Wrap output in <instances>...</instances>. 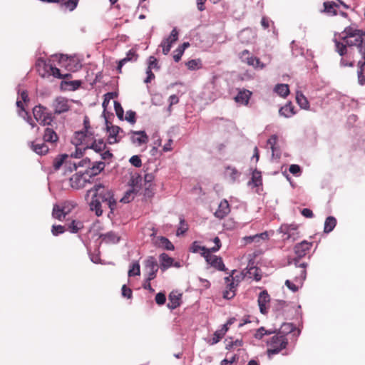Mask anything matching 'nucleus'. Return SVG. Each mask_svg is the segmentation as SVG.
<instances>
[{
  "label": "nucleus",
  "mask_w": 365,
  "mask_h": 365,
  "mask_svg": "<svg viewBox=\"0 0 365 365\" xmlns=\"http://www.w3.org/2000/svg\"><path fill=\"white\" fill-rule=\"evenodd\" d=\"M91 193L92 197L89 206L90 209L94 211L97 216H101L103 214L102 202L106 203L111 212L114 210L116 206V200L114 198L111 190L106 187L103 184L98 183L87 191L86 197H88Z\"/></svg>",
  "instance_id": "obj_1"
},
{
  "label": "nucleus",
  "mask_w": 365,
  "mask_h": 365,
  "mask_svg": "<svg viewBox=\"0 0 365 365\" xmlns=\"http://www.w3.org/2000/svg\"><path fill=\"white\" fill-rule=\"evenodd\" d=\"M312 245V242H309L306 240L297 244L294 247L296 257H294L292 262H289V264L294 263L296 268H301L299 275L295 277V281L301 284H303L307 277L306 267L307 264L305 262L299 264V262L301 258L307 255V252L311 249Z\"/></svg>",
  "instance_id": "obj_2"
},
{
  "label": "nucleus",
  "mask_w": 365,
  "mask_h": 365,
  "mask_svg": "<svg viewBox=\"0 0 365 365\" xmlns=\"http://www.w3.org/2000/svg\"><path fill=\"white\" fill-rule=\"evenodd\" d=\"M88 135L83 131L76 132L74 136V143L84 145L83 150L92 149L100 153L106 150V144L103 139L94 140L91 143L87 142Z\"/></svg>",
  "instance_id": "obj_3"
},
{
  "label": "nucleus",
  "mask_w": 365,
  "mask_h": 365,
  "mask_svg": "<svg viewBox=\"0 0 365 365\" xmlns=\"http://www.w3.org/2000/svg\"><path fill=\"white\" fill-rule=\"evenodd\" d=\"M267 344L269 346L267 354L270 356L271 355L278 354L285 349L288 344V339L285 336L277 334L270 339Z\"/></svg>",
  "instance_id": "obj_4"
},
{
  "label": "nucleus",
  "mask_w": 365,
  "mask_h": 365,
  "mask_svg": "<svg viewBox=\"0 0 365 365\" xmlns=\"http://www.w3.org/2000/svg\"><path fill=\"white\" fill-rule=\"evenodd\" d=\"M279 232L283 234L284 240H291L292 242L297 240L299 237L298 226L295 224H284L279 229Z\"/></svg>",
  "instance_id": "obj_5"
},
{
  "label": "nucleus",
  "mask_w": 365,
  "mask_h": 365,
  "mask_svg": "<svg viewBox=\"0 0 365 365\" xmlns=\"http://www.w3.org/2000/svg\"><path fill=\"white\" fill-rule=\"evenodd\" d=\"M54 113L59 115L66 113L70 110L71 105L69 101L63 96L56 97L52 103Z\"/></svg>",
  "instance_id": "obj_6"
},
{
  "label": "nucleus",
  "mask_w": 365,
  "mask_h": 365,
  "mask_svg": "<svg viewBox=\"0 0 365 365\" xmlns=\"http://www.w3.org/2000/svg\"><path fill=\"white\" fill-rule=\"evenodd\" d=\"M145 267L147 270V278L148 281H151L156 277L157 272L158 271V262L156 259L150 256L145 260Z\"/></svg>",
  "instance_id": "obj_7"
},
{
  "label": "nucleus",
  "mask_w": 365,
  "mask_h": 365,
  "mask_svg": "<svg viewBox=\"0 0 365 365\" xmlns=\"http://www.w3.org/2000/svg\"><path fill=\"white\" fill-rule=\"evenodd\" d=\"M211 252V251H207V252H202L201 255L205 257L206 262L210 266L216 268L220 271L225 270V266L222 262V258L216 255H212Z\"/></svg>",
  "instance_id": "obj_8"
},
{
  "label": "nucleus",
  "mask_w": 365,
  "mask_h": 365,
  "mask_svg": "<svg viewBox=\"0 0 365 365\" xmlns=\"http://www.w3.org/2000/svg\"><path fill=\"white\" fill-rule=\"evenodd\" d=\"M240 58L242 62L247 63L249 66H252L254 68H259L261 69L265 67V65L262 63L259 58L250 56V52L248 50H244L240 54Z\"/></svg>",
  "instance_id": "obj_9"
},
{
  "label": "nucleus",
  "mask_w": 365,
  "mask_h": 365,
  "mask_svg": "<svg viewBox=\"0 0 365 365\" xmlns=\"http://www.w3.org/2000/svg\"><path fill=\"white\" fill-rule=\"evenodd\" d=\"M87 182H90V179L84 173H77L70 178L71 186L74 189H81L85 187Z\"/></svg>",
  "instance_id": "obj_10"
},
{
  "label": "nucleus",
  "mask_w": 365,
  "mask_h": 365,
  "mask_svg": "<svg viewBox=\"0 0 365 365\" xmlns=\"http://www.w3.org/2000/svg\"><path fill=\"white\" fill-rule=\"evenodd\" d=\"M106 129L108 133V143L109 144H114L120 141V137L118 135L120 133H123V130L117 125H109L108 122L106 120Z\"/></svg>",
  "instance_id": "obj_11"
},
{
  "label": "nucleus",
  "mask_w": 365,
  "mask_h": 365,
  "mask_svg": "<svg viewBox=\"0 0 365 365\" xmlns=\"http://www.w3.org/2000/svg\"><path fill=\"white\" fill-rule=\"evenodd\" d=\"M130 134L131 135L130 140L132 143L137 146L146 144L149 141V138L144 130H130Z\"/></svg>",
  "instance_id": "obj_12"
},
{
  "label": "nucleus",
  "mask_w": 365,
  "mask_h": 365,
  "mask_svg": "<svg viewBox=\"0 0 365 365\" xmlns=\"http://www.w3.org/2000/svg\"><path fill=\"white\" fill-rule=\"evenodd\" d=\"M106 167V163L103 161H96L91 163V165L85 170V174L90 179L92 177L96 176L101 173Z\"/></svg>",
  "instance_id": "obj_13"
},
{
  "label": "nucleus",
  "mask_w": 365,
  "mask_h": 365,
  "mask_svg": "<svg viewBox=\"0 0 365 365\" xmlns=\"http://www.w3.org/2000/svg\"><path fill=\"white\" fill-rule=\"evenodd\" d=\"M230 211V205L226 200H223L219 204L217 210L215 212V216L219 219H223Z\"/></svg>",
  "instance_id": "obj_14"
},
{
  "label": "nucleus",
  "mask_w": 365,
  "mask_h": 365,
  "mask_svg": "<svg viewBox=\"0 0 365 365\" xmlns=\"http://www.w3.org/2000/svg\"><path fill=\"white\" fill-rule=\"evenodd\" d=\"M252 92L247 89L240 90L237 96L235 97V101L240 104L247 106L249 103Z\"/></svg>",
  "instance_id": "obj_15"
},
{
  "label": "nucleus",
  "mask_w": 365,
  "mask_h": 365,
  "mask_svg": "<svg viewBox=\"0 0 365 365\" xmlns=\"http://www.w3.org/2000/svg\"><path fill=\"white\" fill-rule=\"evenodd\" d=\"M159 261H160V269L165 272L168 268L173 267V263L174 259L170 257L166 253H162L159 255Z\"/></svg>",
  "instance_id": "obj_16"
},
{
  "label": "nucleus",
  "mask_w": 365,
  "mask_h": 365,
  "mask_svg": "<svg viewBox=\"0 0 365 365\" xmlns=\"http://www.w3.org/2000/svg\"><path fill=\"white\" fill-rule=\"evenodd\" d=\"M138 58V55L136 54L135 51L133 49L130 50L127 54L126 56L121 60L118 61V64L117 66V71L118 73H121L122 67L129 61H136Z\"/></svg>",
  "instance_id": "obj_17"
},
{
  "label": "nucleus",
  "mask_w": 365,
  "mask_h": 365,
  "mask_svg": "<svg viewBox=\"0 0 365 365\" xmlns=\"http://www.w3.org/2000/svg\"><path fill=\"white\" fill-rule=\"evenodd\" d=\"M269 300L270 297L267 291L264 290L259 293L257 302L261 313L265 314L267 312L266 304Z\"/></svg>",
  "instance_id": "obj_18"
},
{
  "label": "nucleus",
  "mask_w": 365,
  "mask_h": 365,
  "mask_svg": "<svg viewBox=\"0 0 365 365\" xmlns=\"http://www.w3.org/2000/svg\"><path fill=\"white\" fill-rule=\"evenodd\" d=\"M356 42L359 43L357 46H356V51L357 53L361 56V58L357 62V66H365V39H359Z\"/></svg>",
  "instance_id": "obj_19"
},
{
  "label": "nucleus",
  "mask_w": 365,
  "mask_h": 365,
  "mask_svg": "<svg viewBox=\"0 0 365 365\" xmlns=\"http://www.w3.org/2000/svg\"><path fill=\"white\" fill-rule=\"evenodd\" d=\"M225 175L229 179L231 183H234L239 179L241 173L234 167L227 166L225 168Z\"/></svg>",
  "instance_id": "obj_20"
},
{
  "label": "nucleus",
  "mask_w": 365,
  "mask_h": 365,
  "mask_svg": "<svg viewBox=\"0 0 365 365\" xmlns=\"http://www.w3.org/2000/svg\"><path fill=\"white\" fill-rule=\"evenodd\" d=\"M294 107L291 102L287 103L279 110V114L284 118H291L295 114Z\"/></svg>",
  "instance_id": "obj_21"
},
{
  "label": "nucleus",
  "mask_w": 365,
  "mask_h": 365,
  "mask_svg": "<svg viewBox=\"0 0 365 365\" xmlns=\"http://www.w3.org/2000/svg\"><path fill=\"white\" fill-rule=\"evenodd\" d=\"M181 294H178L177 292H172L169 294L168 299L169 302L168 303V307L173 310L176 309L180 306V300Z\"/></svg>",
  "instance_id": "obj_22"
},
{
  "label": "nucleus",
  "mask_w": 365,
  "mask_h": 365,
  "mask_svg": "<svg viewBox=\"0 0 365 365\" xmlns=\"http://www.w3.org/2000/svg\"><path fill=\"white\" fill-rule=\"evenodd\" d=\"M277 136L272 135L268 140L267 144L270 145L272 150V156L273 158L278 159L280 158V152L279 148L277 147Z\"/></svg>",
  "instance_id": "obj_23"
},
{
  "label": "nucleus",
  "mask_w": 365,
  "mask_h": 365,
  "mask_svg": "<svg viewBox=\"0 0 365 365\" xmlns=\"http://www.w3.org/2000/svg\"><path fill=\"white\" fill-rule=\"evenodd\" d=\"M31 149L38 155H45L48 151V147L44 143L31 142Z\"/></svg>",
  "instance_id": "obj_24"
},
{
  "label": "nucleus",
  "mask_w": 365,
  "mask_h": 365,
  "mask_svg": "<svg viewBox=\"0 0 365 365\" xmlns=\"http://www.w3.org/2000/svg\"><path fill=\"white\" fill-rule=\"evenodd\" d=\"M342 35L343 36L341 37V39L345 40L346 38L356 37L358 36H362L363 34L361 30L354 29L351 26H348L345 28V29L342 32Z\"/></svg>",
  "instance_id": "obj_25"
},
{
  "label": "nucleus",
  "mask_w": 365,
  "mask_h": 365,
  "mask_svg": "<svg viewBox=\"0 0 365 365\" xmlns=\"http://www.w3.org/2000/svg\"><path fill=\"white\" fill-rule=\"evenodd\" d=\"M158 247H162L166 250H174L175 247L173 244L165 237H158L155 242Z\"/></svg>",
  "instance_id": "obj_26"
},
{
  "label": "nucleus",
  "mask_w": 365,
  "mask_h": 365,
  "mask_svg": "<svg viewBox=\"0 0 365 365\" xmlns=\"http://www.w3.org/2000/svg\"><path fill=\"white\" fill-rule=\"evenodd\" d=\"M43 138L45 142L53 143L58 140V136L56 134V133L53 130V129L46 128L44 130Z\"/></svg>",
  "instance_id": "obj_27"
},
{
  "label": "nucleus",
  "mask_w": 365,
  "mask_h": 365,
  "mask_svg": "<svg viewBox=\"0 0 365 365\" xmlns=\"http://www.w3.org/2000/svg\"><path fill=\"white\" fill-rule=\"evenodd\" d=\"M246 276H247L249 278H253L257 282L261 280L262 279L260 270L255 266L249 265L247 267Z\"/></svg>",
  "instance_id": "obj_28"
},
{
  "label": "nucleus",
  "mask_w": 365,
  "mask_h": 365,
  "mask_svg": "<svg viewBox=\"0 0 365 365\" xmlns=\"http://www.w3.org/2000/svg\"><path fill=\"white\" fill-rule=\"evenodd\" d=\"M339 7L338 4L333 1L324 2L323 11L329 16H336L337 14L336 8Z\"/></svg>",
  "instance_id": "obj_29"
},
{
  "label": "nucleus",
  "mask_w": 365,
  "mask_h": 365,
  "mask_svg": "<svg viewBox=\"0 0 365 365\" xmlns=\"http://www.w3.org/2000/svg\"><path fill=\"white\" fill-rule=\"evenodd\" d=\"M102 240L106 243H118L120 240V237L114 232L110 231L101 236Z\"/></svg>",
  "instance_id": "obj_30"
},
{
  "label": "nucleus",
  "mask_w": 365,
  "mask_h": 365,
  "mask_svg": "<svg viewBox=\"0 0 365 365\" xmlns=\"http://www.w3.org/2000/svg\"><path fill=\"white\" fill-rule=\"evenodd\" d=\"M296 101L301 108L304 110H308L309 108V103L307 97L302 92H297Z\"/></svg>",
  "instance_id": "obj_31"
},
{
  "label": "nucleus",
  "mask_w": 365,
  "mask_h": 365,
  "mask_svg": "<svg viewBox=\"0 0 365 365\" xmlns=\"http://www.w3.org/2000/svg\"><path fill=\"white\" fill-rule=\"evenodd\" d=\"M79 0H59L58 4L61 8H65L69 11H73L78 6Z\"/></svg>",
  "instance_id": "obj_32"
},
{
  "label": "nucleus",
  "mask_w": 365,
  "mask_h": 365,
  "mask_svg": "<svg viewBox=\"0 0 365 365\" xmlns=\"http://www.w3.org/2000/svg\"><path fill=\"white\" fill-rule=\"evenodd\" d=\"M274 91L279 96L286 98L289 93V88L287 84L279 83L274 88Z\"/></svg>",
  "instance_id": "obj_33"
},
{
  "label": "nucleus",
  "mask_w": 365,
  "mask_h": 365,
  "mask_svg": "<svg viewBox=\"0 0 365 365\" xmlns=\"http://www.w3.org/2000/svg\"><path fill=\"white\" fill-rule=\"evenodd\" d=\"M333 41L335 44V51L337 52L341 56H344L348 52L347 45L344 41L342 43L338 41L336 38H334Z\"/></svg>",
  "instance_id": "obj_34"
},
{
  "label": "nucleus",
  "mask_w": 365,
  "mask_h": 365,
  "mask_svg": "<svg viewBox=\"0 0 365 365\" xmlns=\"http://www.w3.org/2000/svg\"><path fill=\"white\" fill-rule=\"evenodd\" d=\"M189 46L190 43L188 42H185L176 48L173 55V58L175 62H178L181 59L185 50Z\"/></svg>",
  "instance_id": "obj_35"
},
{
  "label": "nucleus",
  "mask_w": 365,
  "mask_h": 365,
  "mask_svg": "<svg viewBox=\"0 0 365 365\" xmlns=\"http://www.w3.org/2000/svg\"><path fill=\"white\" fill-rule=\"evenodd\" d=\"M295 329L294 325L292 323H283L277 334L286 336L287 334L294 331Z\"/></svg>",
  "instance_id": "obj_36"
},
{
  "label": "nucleus",
  "mask_w": 365,
  "mask_h": 365,
  "mask_svg": "<svg viewBox=\"0 0 365 365\" xmlns=\"http://www.w3.org/2000/svg\"><path fill=\"white\" fill-rule=\"evenodd\" d=\"M336 225V220L332 216L328 217L324 222V232L329 233L331 232Z\"/></svg>",
  "instance_id": "obj_37"
},
{
  "label": "nucleus",
  "mask_w": 365,
  "mask_h": 365,
  "mask_svg": "<svg viewBox=\"0 0 365 365\" xmlns=\"http://www.w3.org/2000/svg\"><path fill=\"white\" fill-rule=\"evenodd\" d=\"M91 162L89 158H86L81 160H80L78 164L74 163L73 164L70 163V165L68 166L67 169L72 172L73 170H76L77 167H86V169L88 168L89 165H91Z\"/></svg>",
  "instance_id": "obj_38"
},
{
  "label": "nucleus",
  "mask_w": 365,
  "mask_h": 365,
  "mask_svg": "<svg viewBox=\"0 0 365 365\" xmlns=\"http://www.w3.org/2000/svg\"><path fill=\"white\" fill-rule=\"evenodd\" d=\"M65 207H60L54 205L52 211V216L58 220H63L64 217Z\"/></svg>",
  "instance_id": "obj_39"
},
{
  "label": "nucleus",
  "mask_w": 365,
  "mask_h": 365,
  "mask_svg": "<svg viewBox=\"0 0 365 365\" xmlns=\"http://www.w3.org/2000/svg\"><path fill=\"white\" fill-rule=\"evenodd\" d=\"M268 238H269L268 232H262L260 234H257V235H253V236L245 237V240L247 243H250V242H254V241L259 242V240H267Z\"/></svg>",
  "instance_id": "obj_40"
},
{
  "label": "nucleus",
  "mask_w": 365,
  "mask_h": 365,
  "mask_svg": "<svg viewBox=\"0 0 365 365\" xmlns=\"http://www.w3.org/2000/svg\"><path fill=\"white\" fill-rule=\"evenodd\" d=\"M45 113H46V108L41 105L36 106L33 109L34 116L37 121L42 119Z\"/></svg>",
  "instance_id": "obj_41"
},
{
  "label": "nucleus",
  "mask_w": 365,
  "mask_h": 365,
  "mask_svg": "<svg viewBox=\"0 0 365 365\" xmlns=\"http://www.w3.org/2000/svg\"><path fill=\"white\" fill-rule=\"evenodd\" d=\"M276 332L277 329L266 330L264 327H261L256 331L255 337L257 339H261L264 335H270Z\"/></svg>",
  "instance_id": "obj_42"
},
{
  "label": "nucleus",
  "mask_w": 365,
  "mask_h": 365,
  "mask_svg": "<svg viewBox=\"0 0 365 365\" xmlns=\"http://www.w3.org/2000/svg\"><path fill=\"white\" fill-rule=\"evenodd\" d=\"M83 222L81 221H77V220H73L68 225V230L71 233H77L79 230L83 229Z\"/></svg>",
  "instance_id": "obj_43"
},
{
  "label": "nucleus",
  "mask_w": 365,
  "mask_h": 365,
  "mask_svg": "<svg viewBox=\"0 0 365 365\" xmlns=\"http://www.w3.org/2000/svg\"><path fill=\"white\" fill-rule=\"evenodd\" d=\"M251 183H252L255 187H258L262 184V176L259 171L255 170L252 173V179L248 184L250 185Z\"/></svg>",
  "instance_id": "obj_44"
},
{
  "label": "nucleus",
  "mask_w": 365,
  "mask_h": 365,
  "mask_svg": "<svg viewBox=\"0 0 365 365\" xmlns=\"http://www.w3.org/2000/svg\"><path fill=\"white\" fill-rule=\"evenodd\" d=\"M226 332V329H221L219 330H217L215 331L213 334V337L212 338L210 341V344L213 345L217 344L220 341V339L224 336Z\"/></svg>",
  "instance_id": "obj_45"
},
{
  "label": "nucleus",
  "mask_w": 365,
  "mask_h": 365,
  "mask_svg": "<svg viewBox=\"0 0 365 365\" xmlns=\"http://www.w3.org/2000/svg\"><path fill=\"white\" fill-rule=\"evenodd\" d=\"M49 71H50L51 75H52L53 77L59 78V79L66 78H68L71 76L70 73H66L65 75H62L58 68H57L56 67H53L52 66H49Z\"/></svg>",
  "instance_id": "obj_46"
},
{
  "label": "nucleus",
  "mask_w": 365,
  "mask_h": 365,
  "mask_svg": "<svg viewBox=\"0 0 365 365\" xmlns=\"http://www.w3.org/2000/svg\"><path fill=\"white\" fill-rule=\"evenodd\" d=\"M187 230H188L187 224L186 223L185 219L182 217H180L179 227L176 232L177 236L183 235L184 233H185L187 232Z\"/></svg>",
  "instance_id": "obj_47"
},
{
  "label": "nucleus",
  "mask_w": 365,
  "mask_h": 365,
  "mask_svg": "<svg viewBox=\"0 0 365 365\" xmlns=\"http://www.w3.org/2000/svg\"><path fill=\"white\" fill-rule=\"evenodd\" d=\"M190 250L193 253H197L200 251H202V252H207V251H210V250H209L208 248H206L204 246H201L197 241L192 242Z\"/></svg>",
  "instance_id": "obj_48"
},
{
  "label": "nucleus",
  "mask_w": 365,
  "mask_h": 365,
  "mask_svg": "<svg viewBox=\"0 0 365 365\" xmlns=\"http://www.w3.org/2000/svg\"><path fill=\"white\" fill-rule=\"evenodd\" d=\"M359 39L364 38L361 36H358L356 37L349 38L342 41L346 43V44L347 45L348 47L350 48V49H351L352 47H356L359 44L356 43L358 41H359Z\"/></svg>",
  "instance_id": "obj_49"
},
{
  "label": "nucleus",
  "mask_w": 365,
  "mask_h": 365,
  "mask_svg": "<svg viewBox=\"0 0 365 365\" xmlns=\"http://www.w3.org/2000/svg\"><path fill=\"white\" fill-rule=\"evenodd\" d=\"M135 192L133 189H130L125 192L123 197L120 200L121 202L128 203L134 199Z\"/></svg>",
  "instance_id": "obj_50"
},
{
  "label": "nucleus",
  "mask_w": 365,
  "mask_h": 365,
  "mask_svg": "<svg viewBox=\"0 0 365 365\" xmlns=\"http://www.w3.org/2000/svg\"><path fill=\"white\" fill-rule=\"evenodd\" d=\"M73 141H74V138L73 139L72 143L74 145H76V151H75V153L71 154V158H80L83 155V151H84L83 147H84V145H76V143H74Z\"/></svg>",
  "instance_id": "obj_51"
},
{
  "label": "nucleus",
  "mask_w": 365,
  "mask_h": 365,
  "mask_svg": "<svg viewBox=\"0 0 365 365\" xmlns=\"http://www.w3.org/2000/svg\"><path fill=\"white\" fill-rule=\"evenodd\" d=\"M68 157V155L64 154L58 156L53 160V168L55 170H58L63 165L64 160Z\"/></svg>",
  "instance_id": "obj_52"
},
{
  "label": "nucleus",
  "mask_w": 365,
  "mask_h": 365,
  "mask_svg": "<svg viewBox=\"0 0 365 365\" xmlns=\"http://www.w3.org/2000/svg\"><path fill=\"white\" fill-rule=\"evenodd\" d=\"M16 106L19 108H21L22 109V110L24 112L25 115H24L23 118L31 125L32 128H34L36 126V124L33 122L32 118L29 115V113L24 110L22 102L20 101H17Z\"/></svg>",
  "instance_id": "obj_53"
},
{
  "label": "nucleus",
  "mask_w": 365,
  "mask_h": 365,
  "mask_svg": "<svg viewBox=\"0 0 365 365\" xmlns=\"http://www.w3.org/2000/svg\"><path fill=\"white\" fill-rule=\"evenodd\" d=\"M140 274V264L138 262H134L128 270V276H138Z\"/></svg>",
  "instance_id": "obj_54"
},
{
  "label": "nucleus",
  "mask_w": 365,
  "mask_h": 365,
  "mask_svg": "<svg viewBox=\"0 0 365 365\" xmlns=\"http://www.w3.org/2000/svg\"><path fill=\"white\" fill-rule=\"evenodd\" d=\"M178 31L176 28H174L172 30L170 36L163 40L165 41V43H170L173 44L178 40Z\"/></svg>",
  "instance_id": "obj_55"
},
{
  "label": "nucleus",
  "mask_w": 365,
  "mask_h": 365,
  "mask_svg": "<svg viewBox=\"0 0 365 365\" xmlns=\"http://www.w3.org/2000/svg\"><path fill=\"white\" fill-rule=\"evenodd\" d=\"M53 118L52 116V114L51 113H48L46 111L45 114L43 115V117H42V119H39V123L43 125H50L51 122L53 121Z\"/></svg>",
  "instance_id": "obj_56"
},
{
  "label": "nucleus",
  "mask_w": 365,
  "mask_h": 365,
  "mask_svg": "<svg viewBox=\"0 0 365 365\" xmlns=\"http://www.w3.org/2000/svg\"><path fill=\"white\" fill-rule=\"evenodd\" d=\"M242 345V339H235V340L231 339L230 341L227 340L226 349H232L235 347H240Z\"/></svg>",
  "instance_id": "obj_57"
},
{
  "label": "nucleus",
  "mask_w": 365,
  "mask_h": 365,
  "mask_svg": "<svg viewBox=\"0 0 365 365\" xmlns=\"http://www.w3.org/2000/svg\"><path fill=\"white\" fill-rule=\"evenodd\" d=\"M294 282H291L290 280L289 279H287L285 281V285L290 289L292 290L293 292H296L298 289H299V285L302 286V284H299V282H297L295 281V279H294Z\"/></svg>",
  "instance_id": "obj_58"
},
{
  "label": "nucleus",
  "mask_w": 365,
  "mask_h": 365,
  "mask_svg": "<svg viewBox=\"0 0 365 365\" xmlns=\"http://www.w3.org/2000/svg\"><path fill=\"white\" fill-rule=\"evenodd\" d=\"M364 66H358L357 76H358V82L361 86H364L365 84V76L364 74Z\"/></svg>",
  "instance_id": "obj_59"
},
{
  "label": "nucleus",
  "mask_w": 365,
  "mask_h": 365,
  "mask_svg": "<svg viewBox=\"0 0 365 365\" xmlns=\"http://www.w3.org/2000/svg\"><path fill=\"white\" fill-rule=\"evenodd\" d=\"M114 108L118 118L120 120H123L124 111L120 103L118 101H114Z\"/></svg>",
  "instance_id": "obj_60"
},
{
  "label": "nucleus",
  "mask_w": 365,
  "mask_h": 365,
  "mask_svg": "<svg viewBox=\"0 0 365 365\" xmlns=\"http://www.w3.org/2000/svg\"><path fill=\"white\" fill-rule=\"evenodd\" d=\"M66 231V228L63 225H53L51 228V232L53 235L57 236L60 234H63Z\"/></svg>",
  "instance_id": "obj_61"
},
{
  "label": "nucleus",
  "mask_w": 365,
  "mask_h": 365,
  "mask_svg": "<svg viewBox=\"0 0 365 365\" xmlns=\"http://www.w3.org/2000/svg\"><path fill=\"white\" fill-rule=\"evenodd\" d=\"M116 94L115 93H107L104 96V100L103 101L102 106L104 108V110H106V107L110 103V101L113 99Z\"/></svg>",
  "instance_id": "obj_62"
},
{
  "label": "nucleus",
  "mask_w": 365,
  "mask_h": 365,
  "mask_svg": "<svg viewBox=\"0 0 365 365\" xmlns=\"http://www.w3.org/2000/svg\"><path fill=\"white\" fill-rule=\"evenodd\" d=\"M129 162L135 168H140L142 165V161L138 155H133Z\"/></svg>",
  "instance_id": "obj_63"
},
{
  "label": "nucleus",
  "mask_w": 365,
  "mask_h": 365,
  "mask_svg": "<svg viewBox=\"0 0 365 365\" xmlns=\"http://www.w3.org/2000/svg\"><path fill=\"white\" fill-rule=\"evenodd\" d=\"M155 302L158 304V305H163L165 304V301H166V297H165V294L163 292H159L156 295H155Z\"/></svg>",
  "instance_id": "obj_64"
}]
</instances>
